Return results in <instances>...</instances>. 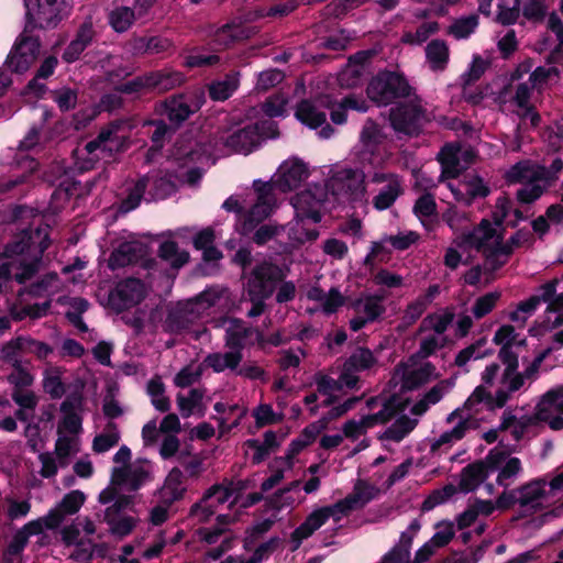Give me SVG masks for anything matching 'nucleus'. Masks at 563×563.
Here are the masks:
<instances>
[{
  "instance_id": "nucleus-3",
  "label": "nucleus",
  "mask_w": 563,
  "mask_h": 563,
  "mask_svg": "<svg viewBox=\"0 0 563 563\" xmlns=\"http://www.w3.org/2000/svg\"><path fill=\"white\" fill-rule=\"evenodd\" d=\"M322 108L330 110L331 120L335 124H343L346 121L345 111L347 109L358 112H366L367 104L365 100L355 96H347L340 102H333L330 97H320L313 101L303 100L296 109V118L310 129H317L325 123L327 114Z\"/></svg>"
},
{
  "instance_id": "nucleus-41",
  "label": "nucleus",
  "mask_w": 563,
  "mask_h": 563,
  "mask_svg": "<svg viewBox=\"0 0 563 563\" xmlns=\"http://www.w3.org/2000/svg\"><path fill=\"white\" fill-rule=\"evenodd\" d=\"M203 399L205 389L194 388L189 390L188 395L178 394L176 401L181 416L187 418L195 412H199L200 416L205 415L206 404Z\"/></svg>"
},
{
  "instance_id": "nucleus-42",
  "label": "nucleus",
  "mask_w": 563,
  "mask_h": 563,
  "mask_svg": "<svg viewBox=\"0 0 563 563\" xmlns=\"http://www.w3.org/2000/svg\"><path fill=\"white\" fill-rule=\"evenodd\" d=\"M539 481H542L545 496L550 505L559 504V507L554 510V515H560L563 511V472L548 474L539 478Z\"/></svg>"
},
{
  "instance_id": "nucleus-40",
  "label": "nucleus",
  "mask_w": 563,
  "mask_h": 563,
  "mask_svg": "<svg viewBox=\"0 0 563 563\" xmlns=\"http://www.w3.org/2000/svg\"><path fill=\"white\" fill-rule=\"evenodd\" d=\"M418 418H409L407 415H401L384 431L379 439L386 442V448L388 442L399 443L417 427Z\"/></svg>"
},
{
  "instance_id": "nucleus-13",
  "label": "nucleus",
  "mask_w": 563,
  "mask_h": 563,
  "mask_svg": "<svg viewBox=\"0 0 563 563\" xmlns=\"http://www.w3.org/2000/svg\"><path fill=\"white\" fill-rule=\"evenodd\" d=\"M283 277L284 273L278 265L262 262L250 273L245 291L250 299H267Z\"/></svg>"
},
{
  "instance_id": "nucleus-33",
  "label": "nucleus",
  "mask_w": 563,
  "mask_h": 563,
  "mask_svg": "<svg viewBox=\"0 0 563 563\" xmlns=\"http://www.w3.org/2000/svg\"><path fill=\"white\" fill-rule=\"evenodd\" d=\"M80 405L79 396L68 397L60 405V411L63 413V418L57 427L58 435H77L81 431V419L75 411V409Z\"/></svg>"
},
{
  "instance_id": "nucleus-49",
  "label": "nucleus",
  "mask_w": 563,
  "mask_h": 563,
  "mask_svg": "<svg viewBox=\"0 0 563 563\" xmlns=\"http://www.w3.org/2000/svg\"><path fill=\"white\" fill-rule=\"evenodd\" d=\"M250 35L251 30L246 25L240 21H233L218 29L214 41L221 46H228L234 41L247 38Z\"/></svg>"
},
{
  "instance_id": "nucleus-22",
  "label": "nucleus",
  "mask_w": 563,
  "mask_h": 563,
  "mask_svg": "<svg viewBox=\"0 0 563 563\" xmlns=\"http://www.w3.org/2000/svg\"><path fill=\"white\" fill-rule=\"evenodd\" d=\"M152 465L147 460H136L128 466H115L111 473V484L139 489L151 479Z\"/></svg>"
},
{
  "instance_id": "nucleus-34",
  "label": "nucleus",
  "mask_w": 563,
  "mask_h": 563,
  "mask_svg": "<svg viewBox=\"0 0 563 563\" xmlns=\"http://www.w3.org/2000/svg\"><path fill=\"white\" fill-rule=\"evenodd\" d=\"M246 488V484L242 481L224 482L222 484L212 485L205 494L209 496L216 505L230 503L233 506L238 503L240 494Z\"/></svg>"
},
{
  "instance_id": "nucleus-20",
  "label": "nucleus",
  "mask_w": 563,
  "mask_h": 563,
  "mask_svg": "<svg viewBox=\"0 0 563 563\" xmlns=\"http://www.w3.org/2000/svg\"><path fill=\"white\" fill-rule=\"evenodd\" d=\"M536 418L552 430L563 429V386L548 390L536 407Z\"/></svg>"
},
{
  "instance_id": "nucleus-62",
  "label": "nucleus",
  "mask_w": 563,
  "mask_h": 563,
  "mask_svg": "<svg viewBox=\"0 0 563 563\" xmlns=\"http://www.w3.org/2000/svg\"><path fill=\"white\" fill-rule=\"evenodd\" d=\"M60 527V517L54 511H47V514L37 519L31 520L25 523L22 529L30 538L32 536H40L45 530H55Z\"/></svg>"
},
{
  "instance_id": "nucleus-50",
  "label": "nucleus",
  "mask_w": 563,
  "mask_h": 563,
  "mask_svg": "<svg viewBox=\"0 0 563 563\" xmlns=\"http://www.w3.org/2000/svg\"><path fill=\"white\" fill-rule=\"evenodd\" d=\"M450 384L446 380H442L433 386L422 399L410 406L409 411L416 417H421L427 412L431 405L439 402L442 397L449 391Z\"/></svg>"
},
{
  "instance_id": "nucleus-44",
  "label": "nucleus",
  "mask_w": 563,
  "mask_h": 563,
  "mask_svg": "<svg viewBox=\"0 0 563 563\" xmlns=\"http://www.w3.org/2000/svg\"><path fill=\"white\" fill-rule=\"evenodd\" d=\"M327 521L328 520L322 508L313 510L291 533V540L296 543V548H298L303 540L312 536L313 532L322 527Z\"/></svg>"
},
{
  "instance_id": "nucleus-39",
  "label": "nucleus",
  "mask_w": 563,
  "mask_h": 563,
  "mask_svg": "<svg viewBox=\"0 0 563 563\" xmlns=\"http://www.w3.org/2000/svg\"><path fill=\"white\" fill-rule=\"evenodd\" d=\"M488 471L485 461L471 464L463 468L460 475L457 490L470 493L476 489L487 478Z\"/></svg>"
},
{
  "instance_id": "nucleus-25",
  "label": "nucleus",
  "mask_w": 563,
  "mask_h": 563,
  "mask_svg": "<svg viewBox=\"0 0 563 563\" xmlns=\"http://www.w3.org/2000/svg\"><path fill=\"white\" fill-rule=\"evenodd\" d=\"M474 157L470 148H463L460 145L450 144L442 148L439 158L442 165V173L439 181L449 178H456L459 174L466 169Z\"/></svg>"
},
{
  "instance_id": "nucleus-28",
  "label": "nucleus",
  "mask_w": 563,
  "mask_h": 563,
  "mask_svg": "<svg viewBox=\"0 0 563 563\" xmlns=\"http://www.w3.org/2000/svg\"><path fill=\"white\" fill-rule=\"evenodd\" d=\"M323 202V192L320 188L297 194L291 199V205L298 219H310L313 222L321 220L320 207Z\"/></svg>"
},
{
  "instance_id": "nucleus-37",
  "label": "nucleus",
  "mask_w": 563,
  "mask_h": 563,
  "mask_svg": "<svg viewBox=\"0 0 563 563\" xmlns=\"http://www.w3.org/2000/svg\"><path fill=\"white\" fill-rule=\"evenodd\" d=\"M308 299L318 303L325 313L335 312L345 302V297L338 288H331L328 292L319 287H312L308 290Z\"/></svg>"
},
{
  "instance_id": "nucleus-27",
  "label": "nucleus",
  "mask_w": 563,
  "mask_h": 563,
  "mask_svg": "<svg viewBox=\"0 0 563 563\" xmlns=\"http://www.w3.org/2000/svg\"><path fill=\"white\" fill-rule=\"evenodd\" d=\"M446 187L454 199L464 205H471L475 198L486 197L489 194L482 178L473 174H467L456 181H448Z\"/></svg>"
},
{
  "instance_id": "nucleus-17",
  "label": "nucleus",
  "mask_w": 563,
  "mask_h": 563,
  "mask_svg": "<svg viewBox=\"0 0 563 563\" xmlns=\"http://www.w3.org/2000/svg\"><path fill=\"white\" fill-rule=\"evenodd\" d=\"M426 120V111L417 98L400 103L390 111V122L395 131L407 135L417 134Z\"/></svg>"
},
{
  "instance_id": "nucleus-4",
  "label": "nucleus",
  "mask_w": 563,
  "mask_h": 563,
  "mask_svg": "<svg viewBox=\"0 0 563 563\" xmlns=\"http://www.w3.org/2000/svg\"><path fill=\"white\" fill-rule=\"evenodd\" d=\"M529 71V65H520L511 73L509 84L498 92L496 99L500 104H509L521 120H529L530 125L534 128L540 122V115L531 104L534 87L528 79L521 81L522 76Z\"/></svg>"
},
{
  "instance_id": "nucleus-19",
  "label": "nucleus",
  "mask_w": 563,
  "mask_h": 563,
  "mask_svg": "<svg viewBox=\"0 0 563 563\" xmlns=\"http://www.w3.org/2000/svg\"><path fill=\"white\" fill-rule=\"evenodd\" d=\"M309 168L305 162L297 157H291L284 161L272 181L273 190L278 189L283 192L297 189L309 177Z\"/></svg>"
},
{
  "instance_id": "nucleus-36",
  "label": "nucleus",
  "mask_w": 563,
  "mask_h": 563,
  "mask_svg": "<svg viewBox=\"0 0 563 563\" xmlns=\"http://www.w3.org/2000/svg\"><path fill=\"white\" fill-rule=\"evenodd\" d=\"M299 481L291 482L287 487L276 492L269 499V507L274 511L291 510L296 505L303 503L300 495Z\"/></svg>"
},
{
  "instance_id": "nucleus-53",
  "label": "nucleus",
  "mask_w": 563,
  "mask_h": 563,
  "mask_svg": "<svg viewBox=\"0 0 563 563\" xmlns=\"http://www.w3.org/2000/svg\"><path fill=\"white\" fill-rule=\"evenodd\" d=\"M242 361V354L240 350H233L225 353H212L209 354L205 362L214 372L221 373L225 369L234 371L238 368Z\"/></svg>"
},
{
  "instance_id": "nucleus-11",
  "label": "nucleus",
  "mask_w": 563,
  "mask_h": 563,
  "mask_svg": "<svg viewBox=\"0 0 563 563\" xmlns=\"http://www.w3.org/2000/svg\"><path fill=\"white\" fill-rule=\"evenodd\" d=\"M328 188L340 202L365 201V173L360 169L342 168L328 181Z\"/></svg>"
},
{
  "instance_id": "nucleus-30",
  "label": "nucleus",
  "mask_w": 563,
  "mask_h": 563,
  "mask_svg": "<svg viewBox=\"0 0 563 563\" xmlns=\"http://www.w3.org/2000/svg\"><path fill=\"white\" fill-rule=\"evenodd\" d=\"M556 282L544 284L541 287V295L536 296L540 302H548L547 307V323L551 329L558 328L563 324V292L555 295Z\"/></svg>"
},
{
  "instance_id": "nucleus-2",
  "label": "nucleus",
  "mask_w": 563,
  "mask_h": 563,
  "mask_svg": "<svg viewBox=\"0 0 563 563\" xmlns=\"http://www.w3.org/2000/svg\"><path fill=\"white\" fill-rule=\"evenodd\" d=\"M511 347H501L498 353L506 367L501 374L500 386L495 394L493 395L484 386H477L466 399V407L473 409L475 406L484 405L489 410L503 408L509 401L511 395L522 388V379L517 371L518 355L511 351Z\"/></svg>"
},
{
  "instance_id": "nucleus-5",
  "label": "nucleus",
  "mask_w": 563,
  "mask_h": 563,
  "mask_svg": "<svg viewBox=\"0 0 563 563\" xmlns=\"http://www.w3.org/2000/svg\"><path fill=\"white\" fill-rule=\"evenodd\" d=\"M43 250L32 247L24 240L8 245L5 254L10 260L0 265V291H3L5 284L11 279L19 284L29 282L38 271Z\"/></svg>"
},
{
  "instance_id": "nucleus-47",
  "label": "nucleus",
  "mask_w": 563,
  "mask_h": 563,
  "mask_svg": "<svg viewBox=\"0 0 563 563\" xmlns=\"http://www.w3.org/2000/svg\"><path fill=\"white\" fill-rule=\"evenodd\" d=\"M186 488L184 485V475L178 468H173L167 475L165 483L161 489V497L165 504L180 499Z\"/></svg>"
},
{
  "instance_id": "nucleus-58",
  "label": "nucleus",
  "mask_w": 563,
  "mask_h": 563,
  "mask_svg": "<svg viewBox=\"0 0 563 563\" xmlns=\"http://www.w3.org/2000/svg\"><path fill=\"white\" fill-rule=\"evenodd\" d=\"M121 439L120 430L114 422H109L102 432L92 441V450L96 453H104L114 448Z\"/></svg>"
},
{
  "instance_id": "nucleus-26",
  "label": "nucleus",
  "mask_w": 563,
  "mask_h": 563,
  "mask_svg": "<svg viewBox=\"0 0 563 563\" xmlns=\"http://www.w3.org/2000/svg\"><path fill=\"white\" fill-rule=\"evenodd\" d=\"M371 181L373 184H385L373 198L372 202L376 210L383 211L390 208L402 194L401 180L395 174L374 173Z\"/></svg>"
},
{
  "instance_id": "nucleus-24",
  "label": "nucleus",
  "mask_w": 563,
  "mask_h": 563,
  "mask_svg": "<svg viewBox=\"0 0 563 563\" xmlns=\"http://www.w3.org/2000/svg\"><path fill=\"white\" fill-rule=\"evenodd\" d=\"M40 47L37 37L22 35L7 58L8 67L14 73L26 71L36 60Z\"/></svg>"
},
{
  "instance_id": "nucleus-31",
  "label": "nucleus",
  "mask_w": 563,
  "mask_h": 563,
  "mask_svg": "<svg viewBox=\"0 0 563 563\" xmlns=\"http://www.w3.org/2000/svg\"><path fill=\"white\" fill-rule=\"evenodd\" d=\"M261 134L256 124H247L233 131L225 139V146L236 153L247 154L260 143Z\"/></svg>"
},
{
  "instance_id": "nucleus-12",
  "label": "nucleus",
  "mask_w": 563,
  "mask_h": 563,
  "mask_svg": "<svg viewBox=\"0 0 563 563\" xmlns=\"http://www.w3.org/2000/svg\"><path fill=\"white\" fill-rule=\"evenodd\" d=\"M411 90L404 76L396 73H380L369 81L367 96L378 106H386L396 98L410 97Z\"/></svg>"
},
{
  "instance_id": "nucleus-45",
  "label": "nucleus",
  "mask_w": 563,
  "mask_h": 563,
  "mask_svg": "<svg viewBox=\"0 0 563 563\" xmlns=\"http://www.w3.org/2000/svg\"><path fill=\"white\" fill-rule=\"evenodd\" d=\"M143 255V245L137 242L122 243L110 256L111 268L123 267Z\"/></svg>"
},
{
  "instance_id": "nucleus-21",
  "label": "nucleus",
  "mask_w": 563,
  "mask_h": 563,
  "mask_svg": "<svg viewBox=\"0 0 563 563\" xmlns=\"http://www.w3.org/2000/svg\"><path fill=\"white\" fill-rule=\"evenodd\" d=\"M386 295L382 294H365L352 303L356 316L351 319L350 327L353 331H358L367 323L377 320L384 312V300Z\"/></svg>"
},
{
  "instance_id": "nucleus-61",
  "label": "nucleus",
  "mask_w": 563,
  "mask_h": 563,
  "mask_svg": "<svg viewBox=\"0 0 563 563\" xmlns=\"http://www.w3.org/2000/svg\"><path fill=\"white\" fill-rule=\"evenodd\" d=\"M135 10L137 9L135 8ZM141 16L130 7H117L109 13V23L114 31L125 32L132 26L135 19Z\"/></svg>"
},
{
  "instance_id": "nucleus-7",
  "label": "nucleus",
  "mask_w": 563,
  "mask_h": 563,
  "mask_svg": "<svg viewBox=\"0 0 563 563\" xmlns=\"http://www.w3.org/2000/svg\"><path fill=\"white\" fill-rule=\"evenodd\" d=\"M224 296H227V289L210 288L203 291L170 313L167 319V327L173 332L188 329L190 324L200 319L210 307L217 305Z\"/></svg>"
},
{
  "instance_id": "nucleus-63",
  "label": "nucleus",
  "mask_w": 563,
  "mask_h": 563,
  "mask_svg": "<svg viewBox=\"0 0 563 563\" xmlns=\"http://www.w3.org/2000/svg\"><path fill=\"white\" fill-rule=\"evenodd\" d=\"M80 451V441L77 435H58L55 443V454L59 460V466L68 465V459Z\"/></svg>"
},
{
  "instance_id": "nucleus-54",
  "label": "nucleus",
  "mask_w": 563,
  "mask_h": 563,
  "mask_svg": "<svg viewBox=\"0 0 563 563\" xmlns=\"http://www.w3.org/2000/svg\"><path fill=\"white\" fill-rule=\"evenodd\" d=\"M86 496L80 490H71L66 494L62 500L48 511H54L60 517V525L65 520L66 516H73L77 514L82 505L85 504Z\"/></svg>"
},
{
  "instance_id": "nucleus-60",
  "label": "nucleus",
  "mask_w": 563,
  "mask_h": 563,
  "mask_svg": "<svg viewBox=\"0 0 563 563\" xmlns=\"http://www.w3.org/2000/svg\"><path fill=\"white\" fill-rule=\"evenodd\" d=\"M114 486L115 485L104 488L99 494V501L102 505L111 504L106 509H112L114 510V514H121V511L123 510L131 509L133 504L132 497L118 494L117 488Z\"/></svg>"
},
{
  "instance_id": "nucleus-57",
  "label": "nucleus",
  "mask_w": 563,
  "mask_h": 563,
  "mask_svg": "<svg viewBox=\"0 0 563 563\" xmlns=\"http://www.w3.org/2000/svg\"><path fill=\"white\" fill-rule=\"evenodd\" d=\"M246 445L253 453V462L261 463L269 455L273 450L278 446V441L276 434L273 431H267L264 434L263 441L255 439L249 440Z\"/></svg>"
},
{
  "instance_id": "nucleus-8",
  "label": "nucleus",
  "mask_w": 563,
  "mask_h": 563,
  "mask_svg": "<svg viewBox=\"0 0 563 563\" xmlns=\"http://www.w3.org/2000/svg\"><path fill=\"white\" fill-rule=\"evenodd\" d=\"M380 405L382 408L372 415H364L360 419H352L346 421L343 427V435L351 440H357L362 435H364L368 429L375 427L376 424L385 423L394 418L398 411H405L407 409V405H399L396 402V399L380 400L376 398H372L367 400V407L369 409L374 408L376 405Z\"/></svg>"
},
{
  "instance_id": "nucleus-23",
  "label": "nucleus",
  "mask_w": 563,
  "mask_h": 563,
  "mask_svg": "<svg viewBox=\"0 0 563 563\" xmlns=\"http://www.w3.org/2000/svg\"><path fill=\"white\" fill-rule=\"evenodd\" d=\"M257 200L245 216L243 232L251 231L257 223L268 218L276 207V197L273 185L268 183H255Z\"/></svg>"
},
{
  "instance_id": "nucleus-56",
  "label": "nucleus",
  "mask_w": 563,
  "mask_h": 563,
  "mask_svg": "<svg viewBox=\"0 0 563 563\" xmlns=\"http://www.w3.org/2000/svg\"><path fill=\"white\" fill-rule=\"evenodd\" d=\"M454 318L453 312L444 310L438 313L427 316L420 327L419 331L434 332L437 335L446 336L445 332Z\"/></svg>"
},
{
  "instance_id": "nucleus-6",
  "label": "nucleus",
  "mask_w": 563,
  "mask_h": 563,
  "mask_svg": "<svg viewBox=\"0 0 563 563\" xmlns=\"http://www.w3.org/2000/svg\"><path fill=\"white\" fill-rule=\"evenodd\" d=\"M517 506L522 516H531L551 507L542 481L532 479L515 489L504 492L497 498L499 509Z\"/></svg>"
},
{
  "instance_id": "nucleus-18",
  "label": "nucleus",
  "mask_w": 563,
  "mask_h": 563,
  "mask_svg": "<svg viewBox=\"0 0 563 563\" xmlns=\"http://www.w3.org/2000/svg\"><path fill=\"white\" fill-rule=\"evenodd\" d=\"M488 475L497 474L496 482L500 486H509L521 471V461L501 449H493L485 457Z\"/></svg>"
},
{
  "instance_id": "nucleus-55",
  "label": "nucleus",
  "mask_w": 563,
  "mask_h": 563,
  "mask_svg": "<svg viewBox=\"0 0 563 563\" xmlns=\"http://www.w3.org/2000/svg\"><path fill=\"white\" fill-rule=\"evenodd\" d=\"M64 290V283L56 273H48L31 285L29 292L35 297H51Z\"/></svg>"
},
{
  "instance_id": "nucleus-1",
  "label": "nucleus",
  "mask_w": 563,
  "mask_h": 563,
  "mask_svg": "<svg viewBox=\"0 0 563 563\" xmlns=\"http://www.w3.org/2000/svg\"><path fill=\"white\" fill-rule=\"evenodd\" d=\"M529 240V233L518 231L509 242L501 244V238L489 221L483 220L478 228L474 229L468 235L464 236L462 242H456L459 246H471L482 252L485 256V268L496 271L501 267L512 253L514 247L520 246Z\"/></svg>"
},
{
  "instance_id": "nucleus-32",
  "label": "nucleus",
  "mask_w": 563,
  "mask_h": 563,
  "mask_svg": "<svg viewBox=\"0 0 563 563\" xmlns=\"http://www.w3.org/2000/svg\"><path fill=\"white\" fill-rule=\"evenodd\" d=\"M95 36V25L91 18H89L78 27L75 38L69 43L63 54V59L67 63L77 60L86 47L91 44Z\"/></svg>"
},
{
  "instance_id": "nucleus-38",
  "label": "nucleus",
  "mask_w": 563,
  "mask_h": 563,
  "mask_svg": "<svg viewBox=\"0 0 563 563\" xmlns=\"http://www.w3.org/2000/svg\"><path fill=\"white\" fill-rule=\"evenodd\" d=\"M379 488L364 479H357L354 484L353 490L345 499L353 510L362 509L369 501L378 497Z\"/></svg>"
},
{
  "instance_id": "nucleus-16",
  "label": "nucleus",
  "mask_w": 563,
  "mask_h": 563,
  "mask_svg": "<svg viewBox=\"0 0 563 563\" xmlns=\"http://www.w3.org/2000/svg\"><path fill=\"white\" fill-rule=\"evenodd\" d=\"M26 13L42 29L56 26L69 12L66 0H24Z\"/></svg>"
},
{
  "instance_id": "nucleus-29",
  "label": "nucleus",
  "mask_w": 563,
  "mask_h": 563,
  "mask_svg": "<svg viewBox=\"0 0 563 563\" xmlns=\"http://www.w3.org/2000/svg\"><path fill=\"white\" fill-rule=\"evenodd\" d=\"M146 292V287L140 279L129 278L118 284L112 301L120 310L129 309L139 305Z\"/></svg>"
},
{
  "instance_id": "nucleus-51",
  "label": "nucleus",
  "mask_w": 563,
  "mask_h": 563,
  "mask_svg": "<svg viewBox=\"0 0 563 563\" xmlns=\"http://www.w3.org/2000/svg\"><path fill=\"white\" fill-rule=\"evenodd\" d=\"M103 520L109 526L110 532L120 538L130 534L137 522L134 517L114 514V510L112 509L104 510Z\"/></svg>"
},
{
  "instance_id": "nucleus-43",
  "label": "nucleus",
  "mask_w": 563,
  "mask_h": 563,
  "mask_svg": "<svg viewBox=\"0 0 563 563\" xmlns=\"http://www.w3.org/2000/svg\"><path fill=\"white\" fill-rule=\"evenodd\" d=\"M542 175L544 174L540 165L525 161L511 166L505 177L509 184H525L529 180H540Z\"/></svg>"
},
{
  "instance_id": "nucleus-52",
  "label": "nucleus",
  "mask_w": 563,
  "mask_h": 563,
  "mask_svg": "<svg viewBox=\"0 0 563 563\" xmlns=\"http://www.w3.org/2000/svg\"><path fill=\"white\" fill-rule=\"evenodd\" d=\"M313 379L318 394L323 397L321 405L330 406L334 404L341 393V383L322 373L316 374Z\"/></svg>"
},
{
  "instance_id": "nucleus-48",
  "label": "nucleus",
  "mask_w": 563,
  "mask_h": 563,
  "mask_svg": "<svg viewBox=\"0 0 563 563\" xmlns=\"http://www.w3.org/2000/svg\"><path fill=\"white\" fill-rule=\"evenodd\" d=\"M426 57L429 67L434 70H443L450 57V51L446 43L442 40H433L426 47Z\"/></svg>"
},
{
  "instance_id": "nucleus-15",
  "label": "nucleus",
  "mask_w": 563,
  "mask_h": 563,
  "mask_svg": "<svg viewBox=\"0 0 563 563\" xmlns=\"http://www.w3.org/2000/svg\"><path fill=\"white\" fill-rule=\"evenodd\" d=\"M478 406H475L473 409L466 407L457 408L452 411L448 418L446 422L455 423L451 430L444 431L438 438H435L431 445L432 453H443L451 449L456 442L462 440L466 432L470 430L472 424L471 412H477Z\"/></svg>"
},
{
  "instance_id": "nucleus-14",
  "label": "nucleus",
  "mask_w": 563,
  "mask_h": 563,
  "mask_svg": "<svg viewBox=\"0 0 563 563\" xmlns=\"http://www.w3.org/2000/svg\"><path fill=\"white\" fill-rule=\"evenodd\" d=\"M435 367L430 362L420 363L415 357L396 366L391 380L401 390H411L438 378Z\"/></svg>"
},
{
  "instance_id": "nucleus-10",
  "label": "nucleus",
  "mask_w": 563,
  "mask_h": 563,
  "mask_svg": "<svg viewBox=\"0 0 563 563\" xmlns=\"http://www.w3.org/2000/svg\"><path fill=\"white\" fill-rule=\"evenodd\" d=\"M384 135L373 120H367L360 134V147L356 156L363 168H378L390 157V153L382 146Z\"/></svg>"
},
{
  "instance_id": "nucleus-64",
  "label": "nucleus",
  "mask_w": 563,
  "mask_h": 563,
  "mask_svg": "<svg viewBox=\"0 0 563 563\" xmlns=\"http://www.w3.org/2000/svg\"><path fill=\"white\" fill-rule=\"evenodd\" d=\"M238 75H228L221 80H217L209 86V95L216 101H224L238 89Z\"/></svg>"
},
{
  "instance_id": "nucleus-46",
  "label": "nucleus",
  "mask_w": 563,
  "mask_h": 563,
  "mask_svg": "<svg viewBox=\"0 0 563 563\" xmlns=\"http://www.w3.org/2000/svg\"><path fill=\"white\" fill-rule=\"evenodd\" d=\"M184 76L179 71L163 69L150 71L152 91L165 92L183 84Z\"/></svg>"
},
{
  "instance_id": "nucleus-9",
  "label": "nucleus",
  "mask_w": 563,
  "mask_h": 563,
  "mask_svg": "<svg viewBox=\"0 0 563 563\" xmlns=\"http://www.w3.org/2000/svg\"><path fill=\"white\" fill-rule=\"evenodd\" d=\"M128 124L114 121L102 128L96 139L89 141L85 150L97 159L108 161L126 148Z\"/></svg>"
},
{
  "instance_id": "nucleus-35",
  "label": "nucleus",
  "mask_w": 563,
  "mask_h": 563,
  "mask_svg": "<svg viewBox=\"0 0 563 563\" xmlns=\"http://www.w3.org/2000/svg\"><path fill=\"white\" fill-rule=\"evenodd\" d=\"M65 372L64 367L52 364L43 371L42 387L52 399H60L66 394Z\"/></svg>"
},
{
  "instance_id": "nucleus-59",
  "label": "nucleus",
  "mask_w": 563,
  "mask_h": 563,
  "mask_svg": "<svg viewBox=\"0 0 563 563\" xmlns=\"http://www.w3.org/2000/svg\"><path fill=\"white\" fill-rule=\"evenodd\" d=\"M303 220L305 219H298L295 213V219L284 227L288 232L289 245L291 247H297L307 241H313L318 238V232L316 230H308L303 228Z\"/></svg>"
}]
</instances>
